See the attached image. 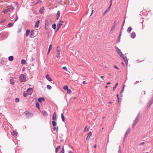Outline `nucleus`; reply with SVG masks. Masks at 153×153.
<instances>
[{"label": "nucleus", "mask_w": 153, "mask_h": 153, "mask_svg": "<svg viewBox=\"0 0 153 153\" xmlns=\"http://www.w3.org/2000/svg\"><path fill=\"white\" fill-rule=\"evenodd\" d=\"M72 80L74 81H77L79 78L78 75L76 73L72 74L71 76Z\"/></svg>", "instance_id": "obj_1"}, {"label": "nucleus", "mask_w": 153, "mask_h": 153, "mask_svg": "<svg viewBox=\"0 0 153 153\" xmlns=\"http://www.w3.org/2000/svg\"><path fill=\"white\" fill-rule=\"evenodd\" d=\"M119 55L123 59L126 65H127L128 63V59H127L126 56H125L122 53L120 52V54Z\"/></svg>", "instance_id": "obj_2"}, {"label": "nucleus", "mask_w": 153, "mask_h": 153, "mask_svg": "<svg viewBox=\"0 0 153 153\" xmlns=\"http://www.w3.org/2000/svg\"><path fill=\"white\" fill-rule=\"evenodd\" d=\"M24 113L27 118H30L33 117V114L30 113L29 112L27 111H26Z\"/></svg>", "instance_id": "obj_3"}, {"label": "nucleus", "mask_w": 153, "mask_h": 153, "mask_svg": "<svg viewBox=\"0 0 153 153\" xmlns=\"http://www.w3.org/2000/svg\"><path fill=\"white\" fill-rule=\"evenodd\" d=\"M19 79L22 82H25L26 81V76L22 74L19 76Z\"/></svg>", "instance_id": "obj_4"}, {"label": "nucleus", "mask_w": 153, "mask_h": 153, "mask_svg": "<svg viewBox=\"0 0 153 153\" xmlns=\"http://www.w3.org/2000/svg\"><path fill=\"white\" fill-rule=\"evenodd\" d=\"M140 114H138L136 117L135 120L134 121L133 123V127H134L135 126L136 124H137V123L138 121L139 120V116H140Z\"/></svg>", "instance_id": "obj_5"}, {"label": "nucleus", "mask_w": 153, "mask_h": 153, "mask_svg": "<svg viewBox=\"0 0 153 153\" xmlns=\"http://www.w3.org/2000/svg\"><path fill=\"white\" fill-rule=\"evenodd\" d=\"M111 5V4L109 7L106 10H105L104 13H103V15H105L106 13L110 11Z\"/></svg>", "instance_id": "obj_6"}, {"label": "nucleus", "mask_w": 153, "mask_h": 153, "mask_svg": "<svg viewBox=\"0 0 153 153\" xmlns=\"http://www.w3.org/2000/svg\"><path fill=\"white\" fill-rule=\"evenodd\" d=\"M45 77L47 80L51 82L52 81V79L49 77V75L48 74L46 75Z\"/></svg>", "instance_id": "obj_7"}, {"label": "nucleus", "mask_w": 153, "mask_h": 153, "mask_svg": "<svg viewBox=\"0 0 153 153\" xmlns=\"http://www.w3.org/2000/svg\"><path fill=\"white\" fill-rule=\"evenodd\" d=\"M92 134V133L91 131H90L87 134L88 135L86 138L87 140H88L90 138Z\"/></svg>", "instance_id": "obj_8"}, {"label": "nucleus", "mask_w": 153, "mask_h": 153, "mask_svg": "<svg viewBox=\"0 0 153 153\" xmlns=\"http://www.w3.org/2000/svg\"><path fill=\"white\" fill-rule=\"evenodd\" d=\"M39 102H41L42 101H45V99L42 97H40L38 100Z\"/></svg>", "instance_id": "obj_9"}, {"label": "nucleus", "mask_w": 153, "mask_h": 153, "mask_svg": "<svg viewBox=\"0 0 153 153\" xmlns=\"http://www.w3.org/2000/svg\"><path fill=\"white\" fill-rule=\"evenodd\" d=\"M32 89L30 88H28L27 90V92L28 94L31 93V92L32 91Z\"/></svg>", "instance_id": "obj_10"}, {"label": "nucleus", "mask_w": 153, "mask_h": 153, "mask_svg": "<svg viewBox=\"0 0 153 153\" xmlns=\"http://www.w3.org/2000/svg\"><path fill=\"white\" fill-rule=\"evenodd\" d=\"M34 32L33 30L31 31L30 34V36L31 38H33L34 36Z\"/></svg>", "instance_id": "obj_11"}, {"label": "nucleus", "mask_w": 153, "mask_h": 153, "mask_svg": "<svg viewBox=\"0 0 153 153\" xmlns=\"http://www.w3.org/2000/svg\"><path fill=\"white\" fill-rule=\"evenodd\" d=\"M115 48L117 50V53H118V55L120 54V53H122L121 51H120V50L118 48V47H117V46H115Z\"/></svg>", "instance_id": "obj_12"}, {"label": "nucleus", "mask_w": 153, "mask_h": 153, "mask_svg": "<svg viewBox=\"0 0 153 153\" xmlns=\"http://www.w3.org/2000/svg\"><path fill=\"white\" fill-rule=\"evenodd\" d=\"M10 83L12 85L14 84V80L12 78H11L10 80Z\"/></svg>", "instance_id": "obj_13"}, {"label": "nucleus", "mask_w": 153, "mask_h": 153, "mask_svg": "<svg viewBox=\"0 0 153 153\" xmlns=\"http://www.w3.org/2000/svg\"><path fill=\"white\" fill-rule=\"evenodd\" d=\"M56 112H54L53 115L52 120H56Z\"/></svg>", "instance_id": "obj_14"}, {"label": "nucleus", "mask_w": 153, "mask_h": 153, "mask_svg": "<svg viewBox=\"0 0 153 153\" xmlns=\"http://www.w3.org/2000/svg\"><path fill=\"white\" fill-rule=\"evenodd\" d=\"M136 36V34L134 32H132L131 35V37L132 38H134Z\"/></svg>", "instance_id": "obj_15"}, {"label": "nucleus", "mask_w": 153, "mask_h": 153, "mask_svg": "<svg viewBox=\"0 0 153 153\" xmlns=\"http://www.w3.org/2000/svg\"><path fill=\"white\" fill-rule=\"evenodd\" d=\"M9 11H10V10H9L8 7H7L3 11V12L4 13H6Z\"/></svg>", "instance_id": "obj_16"}, {"label": "nucleus", "mask_w": 153, "mask_h": 153, "mask_svg": "<svg viewBox=\"0 0 153 153\" xmlns=\"http://www.w3.org/2000/svg\"><path fill=\"white\" fill-rule=\"evenodd\" d=\"M39 21H37L34 27H39Z\"/></svg>", "instance_id": "obj_17"}, {"label": "nucleus", "mask_w": 153, "mask_h": 153, "mask_svg": "<svg viewBox=\"0 0 153 153\" xmlns=\"http://www.w3.org/2000/svg\"><path fill=\"white\" fill-rule=\"evenodd\" d=\"M44 7H42L40 8V9L39 10V12L41 14H42L43 13V10H44Z\"/></svg>", "instance_id": "obj_18"}, {"label": "nucleus", "mask_w": 153, "mask_h": 153, "mask_svg": "<svg viewBox=\"0 0 153 153\" xmlns=\"http://www.w3.org/2000/svg\"><path fill=\"white\" fill-rule=\"evenodd\" d=\"M60 11H58L57 13V14L56 15L57 17V20L59 19V17L60 15Z\"/></svg>", "instance_id": "obj_19"}, {"label": "nucleus", "mask_w": 153, "mask_h": 153, "mask_svg": "<svg viewBox=\"0 0 153 153\" xmlns=\"http://www.w3.org/2000/svg\"><path fill=\"white\" fill-rule=\"evenodd\" d=\"M30 33V30L29 29H27L25 33V36H28L29 33Z\"/></svg>", "instance_id": "obj_20"}, {"label": "nucleus", "mask_w": 153, "mask_h": 153, "mask_svg": "<svg viewBox=\"0 0 153 153\" xmlns=\"http://www.w3.org/2000/svg\"><path fill=\"white\" fill-rule=\"evenodd\" d=\"M7 7H8V9L10 10H12L14 9L12 5L9 6Z\"/></svg>", "instance_id": "obj_21"}, {"label": "nucleus", "mask_w": 153, "mask_h": 153, "mask_svg": "<svg viewBox=\"0 0 153 153\" xmlns=\"http://www.w3.org/2000/svg\"><path fill=\"white\" fill-rule=\"evenodd\" d=\"M130 128H129L127 130V131L126 132V133L125 134V137H127V135L130 132Z\"/></svg>", "instance_id": "obj_22"}, {"label": "nucleus", "mask_w": 153, "mask_h": 153, "mask_svg": "<svg viewBox=\"0 0 153 153\" xmlns=\"http://www.w3.org/2000/svg\"><path fill=\"white\" fill-rule=\"evenodd\" d=\"M36 107L39 109H40V107H39V103L37 102H36Z\"/></svg>", "instance_id": "obj_23"}, {"label": "nucleus", "mask_w": 153, "mask_h": 153, "mask_svg": "<svg viewBox=\"0 0 153 153\" xmlns=\"http://www.w3.org/2000/svg\"><path fill=\"white\" fill-rule=\"evenodd\" d=\"M115 27V26H113V27L111 28V30L110 31L109 33L110 34H112L113 33V31H114V30Z\"/></svg>", "instance_id": "obj_24"}, {"label": "nucleus", "mask_w": 153, "mask_h": 153, "mask_svg": "<svg viewBox=\"0 0 153 153\" xmlns=\"http://www.w3.org/2000/svg\"><path fill=\"white\" fill-rule=\"evenodd\" d=\"M8 59L10 61H12L13 59V56H10L8 57Z\"/></svg>", "instance_id": "obj_25"}, {"label": "nucleus", "mask_w": 153, "mask_h": 153, "mask_svg": "<svg viewBox=\"0 0 153 153\" xmlns=\"http://www.w3.org/2000/svg\"><path fill=\"white\" fill-rule=\"evenodd\" d=\"M11 133H12V135H15V136H17V133L15 131H13Z\"/></svg>", "instance_id": "obj_26"}, {"label": "nucleus", "mask_w": 153, "mask_h": 153, "mask_svg": "<svg viewBox=\"0 0 153 153\" xmlns=\"http://www.w3.org/2000/svg\"><path fill=\"white\" fill-rule=\"evenodd\" d=\"M42 114L44 116L47 115V113L46 111H42Z\"/></svg>", "instance_id": "obj_27"}, {"label": "nucleus", "mask_w": 153, "mask_h": 153, "mask_svg": "<svg viewBox=\"0 0 153 153\" xmlns=\"http://www.w3.org/2000/svg\"><path fill=\"white\" fill-rule=\"evenodd\" d=\"M60 54V50H58V51H57V54H56V57H58L59 56Z\"/></svg>", "instance_id": "obj_28"}, {"label": "nucleus", "mask_w": 153, "mask_h": 153, "mask_svg": "<svg viewBox=\"0 0 153 153\" xmlns=\"http://www.w3.org/2000/svg\"><path fill=\"white\" fill-rule=\"evenodd\" d=\"M132 28L131 27H129L128 28L127 30V31L128 33H129L132 30Z\"/></svg>", "instance_id": "obj_29"}, {"label": "nucleus", "mask_w": 153, "mask_h": 153, "mask_svg": "<svg viewBox=\"0 0 153 153\" xmlns=\"http://www.w3.org/2000/svg\"><path fill=\"white\" fill-rule=\"evenodd\" d=\"M26 61L24 59H22L21 60V63L22 64H24L26 63Z\"/></svg>", "instance_id": "obj_30"}, {"label": "nucleus", "mask_w": 153, "mask_h": 153, "mask_svg": "<svg viewBox=\"0 0 153 153\" xmlns=\"http://www.w3.org/2000/svg\"><path fill=\"white\" fill-rule=\"evenodd\" d=\"M61 117L62 119V121L63 122H65V117H64L63 114H61Z\"/></svg>", "instance_id": "obj_31"}, {"label": "nucleus", "mask_w": 153, "mask_h": 153, "mask_svg": "<svg viewBox=\"0 0 153 153\" xmlns=\"http://www.w3.org/2000/svg\"><path fill=\"white\" fill-rule=\"evenodd\" d=\"M52 125L54 126H55L56 125V122L55 121H54V120L52 121Z\"/></svg>", "instance_id": "obj_32"}, {"label": "nucleus", "mask_w": 153, "mask_h": 153, "mask_svg": "<svg viewBox=\"0 0 153 153\" xmlns=\"http://www.w3.org/2000/svg\"><path fill=\"white\" fill-rule=\"evenodd\" d=\"M60 147V146H58L57 147H56V150H55V152L56 153H57V152H58V151Z\"/></svg>", "instance_id": "obj_33"}, {"label": "nucleus", "mask_w": 153, "mask_h": 153, "mask_svg": "<svg viewBox=\"0 0 153 153\" xmlns=\"http://www.w3.org/2000/svg\"><path fill=\"white\" fill-rule=\"evenodd\" d=\"M52 27L54 29H55L56 28V24H53L52 25Z\"/></svg>", "instance_id": "obj_34"}, {"label": "nucleus", "mask_w": 153, "mask_h": 153, "mask_svg": "<svg viewBox=\"0 0 153 153\" xmlns=\"http://www.w3.org/2000/svg\"><path fill=\"white\" fill-rule=\"evenodd\" d=\"M87 125L85 127V128H84V131H88V128H87Z\"/></svg>", "instance_id": "obj_35"}, {"label": "nucleus", "mask_w": 153, "mask_h": 153, "mask_svg": "<svg viewBox=\"0 0 153 153\" xmlns=\"http://www.w3.org/2000/svg\"><path fill=\"white\" fill-rule=\"evenodd\" d=\"M46 86H47V89L49 90H50L52 88L51 86L49 85H47Z\"/></svg>", "instance_id": "obj_36"}, {"label": "nucleus", "mask_w": 153, "mask_h": 153, "mask_svg": "<svg viewBox=\"0 0 153 153\" xmlns=\"http://www.w3.org/2000/svg\"><path fill=\"white\" fill-rule=\"evenodd\" d=\"M51 47H52V45L51 44L49 46V48H48V53H49V51H50L51 50Z\"/></svg>", "instance_id": "obj_37"}, {"label": "nucleus", "mask_w": 153, "mask_h": 153, "mask_svg": "<svg viewBox=\"0 0 153 153\" xmlns=\"http://www.w3.org/2000/svg\"><path fill=\"white\" fill-rule=\"evenodd\" d=\"M118 84L117 83H116V84L115 86L113 87V90L114 91L115 90L116 88L117 87V86L118 85Z\"/></svg>", "instance_id": "obj_38"}, {"label": "nucleus", "mask_w": 153, "mask_h": 153, "mask_svg": "<svg viewBox=\"0 0 153 153\" xmlns=\"http://www.w3.org/2000/svg\"><path fill=\"white\" fill-rule=\"evenodd\" d=\"M13 25V24L12 23H10L7 25L8 27H10Z\"/></svg>", "instance_id": "obj_39"}, {"label": "nucleus", "mask_w": 153, "mask_h": 153, "mask_svg": "<svg viewBox=\"0 0 153 153\" xmlns=\"http://www.w3.org/2000/svg\"><path fill=\"white\" fill-rule=\"evenodd\" d=\"M71 93V89H68V94H70Z\"/></svg>", "instance_id": "obj_40"}, {"label": "nucleus", "mask_w": 153, "mask_h": 153, "mask_svg": "<svg viewBox=\"0 0 153 153\" xmlns=\"http://www.w3.org/2000/svg\"><path fill=\"white\" fill-rule=\"evenodd\" d=\"M15 100V101L17 102H19V98H16Z\"/></svg>", "instance_id": "obj_41"}, {"label": "nucleus", "mask_w": 153, "mask_h": 153, "mask_svg": "<svg viewBox=\"0 0 153 153\" xmlns=\"http://www.w3.org/2000/svg\"><path fill=\"white\" fill-rule=\"evenodd\" d=\"M74 149L73 148H72V149L71 150H70L69 151L68 153H73Z\"/></svg>", "instance_id": "obj_42"}, {"label": "nucleus", "mask_w": 153, "mask_h": 153, "mask_svg": "<svg viewBox=\"0 0 153 153\" xmlns=\"http://www.w3.org/2000/svg\"><path fill=\"white\" fill-rule=\"evenodd\" d=\"M22 29L20 28L19 29L18 31V33H19L22 31Z\"/></svg>", "instance_id": "obj_43"}, {"label": "nucleus", "mask_w": 153, "mask_h": 153, "mask_svg": "<svg viewBox=\"0 0 153 153\" xmlns=\"http://www.w3.org/2000/svg\"><path fill=\"white\" fill-rule=\"evenodd\" d=\"M58 126L57 127V128H56V127H55V126H54V127H53V130H54V131L57 130L58 131Z\"/></svg>", "instance_id": "obj_44"}, {"label": "nucleus", "mask_w": 153, "mask_h": 153, "mask_svg": "<svg viewBox=\"0 0 153 153\" xmlns=\"http://www.w3.org/2000/svg\"><path fill=\"white\" fill-rule=\"evenodd\" d=\"M42 2V1L40 0H38L36 3V4H37L41 3Z\"/></svg>", "instance_id": "obj_45"}, {"label": "nucleus", "mask_w": 153, "mask_h": 153, "mask_svg": "<svg viewBox=\"0 0 153 153\" xmlns=\"http://www.w3.org/2000/svg\"><path fill=\"white\" fill-rule=\"evenodd\" d=\"M18 16L16 15V19L15 20V22H16V21H17L18 20Z\"/></svg>", "instance_id": "obj_46"}, {"label": "nucleus", "mask_w": 153, "mask_h": 153, "mask_svg": "<svg viewBox=\"0 0 153 153\" xmlns=\"http://www.w3.org/2000/svg\"><path fill=\"white\" fill-rule=\"evenodd\" d=\"M64 89L65 90H67V85H66L63 87Z\"/></svg>", "instance_id": "obj_47"}, {"label": "nucleus", "mask_w": 153, "mask_h": 153, "mask_svg": "<svg viewBox=\"0 0 153 153\" xmlns=\"http://www.w3.org/2000/svg\"><path fill=\"white\" fill-rule=\"evenodd\" d=\"M120 148H121V147H120V146H119V151H118V152H119V153H120V152H121V149H120Z\"/></svg>", "instance_id": "obj_48"}, {"label": "nucleus", "mask_w": 153, "mask_h": 153, "mask_svg": "<svg viewBox=\"0 0 153 153\" xmlns=\"http://www.w3.org/2000/svg\"><path fill=\"white\" fill-rule=\"evenodd\" d=\"M62 25V24H59V25L58 27L57 28V30H56V31H57V30H59V27H60V25Z\"/></svg>", "instance_id": "obj_49"}, {"label": "nucleus", "mask_w": 153, "mask_h": 153, "mask_svg": "<svg viewBox=\"0 0 153 153\" xmlns=\"http://www.w3.org/2000/svg\"><path fill=\"white\" fill-rule=\"evenodd\" d=\"M120 37H118V41H117V42L118 43L119 42H120Z\"/></svg>", "instance_id": "obj_50"}, {"label": "nucleus", "mask_w": 153, "mask_h": 153, "mask_svg": "<svg viewBox=\"0 0 153 153\" xmlns=\"http://www.w3.org/2000/svg\"><path fill=\"white\" fill-rule=\"evenodd\" d=\"M124 86H123L122 89L121 91V92H120L121 94H122L123 92V91H124Z\"/></svg>", "instance_id": "obj_51"}, {"label": "nucleus", "mask_w": 153, "mask_h": 153, "mask_svg": "<svg viewBox=\"0 0 153 153\" xmlns=\"http://www.w3.org/2000/svg\"><path fill=\"white\" fill-rule=\"evenodd\" d=\"M62 68L64 69L66 71H67V68L65 67H64Z\"/></svg>", "instance_id": "obj_52"}, {"label": "nucleus", "mask_w": 153, "mask_h": 153, "mask_svg": "<svg viewBox=\"0 0 153 153\" xmlns=\"http://www.w3.org/2000/svg\"><path fill=\"white\" fill-rule=\"evenodd\" d=\"M23 96L25 97L27 96V94L25 93H23Z\"/></svg>", "instance_id": "obj_53"}, {"label": "nucleus", "mask_w": 153, "mask_h": 153, "mask_svg": "<svg viewBox=\"0 0 153 153\" xmlns=\"http://www.w3.org/2000/svg\"><path fill=\"white\" fill-rule=\"evenodd\" d=\"M15 5L16 6H17V7H18V3L16 2L15 3Z\"/></svg>", "instance_id": "obj_54"}, {"label": "nucleus", "mask_w": 153, "mask_h": 153, "mask_svg": "<svg viewBox=\"0 0 153 153\" xmlns=\"http://www.w3.org/2000/svg\"><path fill=\"white\" fill-rule=\"evenodd\" d=\"M64 151L63 149L61 150V152L60 153H64Z\"/></svg>", "instance_id": "obj_55"}, {"label": "nucleus", "mask_w": 153, "mask_h": 153, "mask_svg": "<svg viewBox=\"0 0 153 153\" xmlns=\"http://www.w3.org/2000/svg\"><path fill=\"white\" fill-rule=\"evenodd\" d=\"M114 68L118 70H119V68H118L117 67V66H114Z\"/></svg>", "instance_id": "obj_56"}, {"label": "nucleus", "mask_w": 153, "mask_h": 153, "mask_svg": "<svg viewBox=\"0 0 153 153\" xmlns=\"http://www.w3.org/2000/svg\"><path fill=\"white\" fill-rule=\"evenodd\" d=\"M144 144V143L143 142H142L141 143H140V145H143Z\"/></svg>", "instance_id": "obj_57"}, {"label": "nucleus", "mask_w": 153, "mask_h": 153, "mask_svg": "<svg viewBox=\"0 0 153 153\" xmlns=\"http://www.w3.org/2000/svg\"><path fill=\"white\" fill-rule=\"evenodd\" d=\"M82 83L84 84H87V83H86V82L85 81H83V82H82Z\"/></svg>", "instance_id": "obj_58"}, {"label": "nucleus", "mask_w": 153, "mask_h": 153, "mask_svg": "<svg viewBox=\"0 0 153 153\" xmlns=\"http://www.w3.org/2000/svg\"><path fill=\"white\" fill-rule=\"evenodd\" d=\"M121 31H120V34L119 36V37H120H120H121Z\"/></svg>", "instance_id": "obj_59"}, {"label": "nucleus", "mask_w": 153, "mask_h": 153, "mask_svg": "<svg viewBox=\"0 0 153 153\" xmlns=\"http://www.w3.org/2000/svg\"><path fill=\"white\" fill-rule=\"evenodd\" d=\"M32 3V5H32V6H33V5H35V4H35V3H34L33 2Z\"/></svg>", "instance_id": "obj_60"}, {"label": "nucleus", "mask_w": 153, "mask_h": 153, "mask_svg": "<svg viewBox=\"0 0 153 153\" xmlns=\"http://www.w3.org/2000/svg\"><path fill=\"white\" fill-rule=\"evenodd\" d=\"M93 11H94V10H92V13H91V15H90L91 16L92 15V13H93Z\"/></svg>", "instance_id": "obj_61"}, {"label": "nucleus", "mask_w": 153, "mask_h": 153, "mask_svg": "<svg viewBox=\"0 0 153 153\" xmlns=\"http://www.w3.org/2000/svg\"><path fill=\"white\" fill-rule=\"evenodd\" d=\"M100 77L103 79V78H104V77L103 76H101Z\"/></svg>", "instance_id": "obj_62"}, {"label": "nucleus", "mask_w": 153, "mask_h": 153, "mask_svg": "<svg viewBox=\"0 0 153 153\" xmlns=\"http://www.w3.org/2000/svg\"><path fill=\"white\" fill-rule=\"evenodd\" d=\"M124 23H125V20H124V21H123V26L124 25Z\"/></svg>", "instance_id": "obj_63"}, {"label": "nucleus", "mask_w": 153, "mask_h": 153, "mask_svg": "<svg viewBox=\"0 0 153 153\" xmlns=\"http://www.w3.org/2000/svg\"><path fill=\"white\" fill-rule=\"evenodd\" d=\"M4 20H2L1 21V22H4Z\"/></svg>", "instance_id": "obj_64"}]
</instances>
